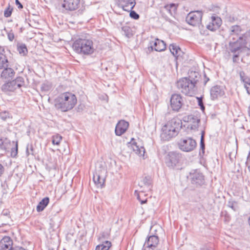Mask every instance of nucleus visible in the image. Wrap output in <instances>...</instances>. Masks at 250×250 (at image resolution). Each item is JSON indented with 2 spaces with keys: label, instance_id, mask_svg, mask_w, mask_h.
Returning <instances> with one entry per match:
<instances>
[{
  "label": "nucleus",
  "instance_id": "f257e3e1",
  "mask_svg": "<svg viewBox=\"0 0 250 250\" xmlns=\"http://www.w3.org/2000/svg\"><path fill=\"white\" fill-rule=\"evenodd\" d=\"M54 106L58 110L65 112L72 109L77 103L76 95L71 92L60 95L54 101Z\"/></svg>",
  "mask_w": 250,
  "mask_h": 250
},
{
  "label": "nucleus",
  "instance_id": "f03ea898",
  "mask_svg": "<svg viewBox=\"0 0 250 250\" xmlns=\"http://www.w3.org/2000/svg\"><path fill=\"white\" fill-rule=\"evenodd\" d=\"M72 48L78 54L83 55H90L95 51L93 42L91 39L81 35L73 43Z\"/></svg>",
  "mask_w": 250,
  "mask_h": 250
},
{
  "label": "nucleus",
  "instance_id": "7ed1b4c3",
  "mask_svg": "<svg viewBox=\"0 0 250 250\" xmlns=\"http://www.w3.org/2000/svg\"><path fill=\"white\" fill-rule=\"evenodd\" d=\"M176 84L177 88L181 92L186 96H192L197 90L195 85L191 83L187 77L180 79L177 81Z\"/></svg>",
  "mask_w": 250,
  "mask_h": 250
},
{
  "label": "nucleus",
  "instance_id": "20e7f679",
  "mask_svg": "<svg viewBox=\"0 0 250 250\" xmlns=\"http://www.w3.org/2000/svg\"><path fill=\"white\" fill-rule=\"evenodd\" d=\"M188 79L189 80L191 83L195 85V87L197 88L198 86L202 85L205 86L207 82L209 80L205 73L204 74L203 78L201 75L196 71H191L189 73Z\"/></svg>",
  "mask_w": 250,
  "mask_h": 250
},
{
  "label": "nucleus",
  "instance_id": "39448f33",
  "mask_svg": "<svg viewBox=\"0 0 250 250\" xmlns=\"http://www.w3.org/2000/svg\"><path fill=\"white\" fill-rule=\"evenodd\" d=\"M182 160V154L177 151H170L167 154L166 158L167 166L170 168H174L179 166Z\"/></svg>",
  "mask_w": 250,
  "mask_h": 250
},
{
  "label": "nucleus",
  "instance_id": "423d86ee",
  "mask_svg": "<svg viewBox=\"0 0 250 250\" xmlns=\"http://www.w3.org/2000/svg\"><path fill=\"white\" fill-rule=\"evenodd\" d=\"M192 185L196 187H200L205 184V176L197 169L192 170L188 177Z\"/></svg>",
  "mask_w": 250,
  "mask_h": 250
},
{
  "label": "nucleus",
  "instance_id": "0eeeda50",
  "mask_svg": "<svg viewBox=\"0 0 250 250\" xmlns=\"http://www.w3.org/2000/svg\"><path fill=\"white\" fill-rule=\"evenodd\" d=\"M203 15L202 11H191L187 15L186 21L188 24L193 26H199L201 24Z\"/></svg>",
  "mask_w": 250,
  "mask_h": 250
},
{
  "label": "nucleus",
  "instance_id": "6e6552de",
  "mask_svg": "<svg viewBox=\"0 0 250 250\" xmlns=\"http://www.w3.org/2000/svg\"><path fill=\"white\" fill-rule=\"evenodd\" d=\"M179 148L185 152H190L196 147L197 143L195 140L190 137L182 139L178 142Z\"/></svg>",
  "mask_w": 250,
  "mask_h": 250
},
{
  "label": "nucleus",
  "instance_id": "1a4fd4ad",
  "mask_svg": "<svg viewBox=\"0 0 250 250\" xmlns=\"http://www.w3.org/2000/svg\"><path fill=\"white\" fill-rule=\"evenodd\" d=\"M183 120L188 123L187 128L194 131L197 130L200 123V119L192 114L188 115L183 117Z\"/></svg>",
  "mask_w": 250,
  "mask_h": 250
},
{
  "label": "nucleus",
  "instance_id": "9d476101",
  "mask_svg": "<svg viewBox=\"0 0 250 250\" xmlns=\"http://www.w3.org/2000/svg\"><path fill=\"white\" fill-rule=\"evenodd\" d=\"M170 106L172 110L178 112L183 105V98L178 94H173L170 98Z\"/></svg>",
  "mask_w": 250,
  "mask_h": 250
},
{
  "label": "nucleus",
  "instance_id": "9b49d317",
  "mask_svg": "<svg viewBox=\"0 0 250 250\" xmlns=\"http://www.w3.org/2000/svg\"><path fill=\"white\" fill-rule=\"evenodd\" d=\"M240 26L235 25L231 26L229 29V38L230 40H242L243 34Z\"/></svg>",
  "mask_w": 250,
  "mask_h": 250
},
{
  "label": "nucleus",
  "instance_id": "f8f14e48",
  "mask_svg": "<svg viewBox=\"0 0 250 250\" xmlns=\"http://www.w3.org/2000/svg\"><path fill=\"white\" fill-rule=\"evenodd\" d=\"M244 45L245 44L242 40H230L229 43V49L232 53H241Z\"/></svg>",
  "mask_w": 250,
  "mask_h": 250
},
{
  "label": "nucleus",
  "instance_id": "ddd939ff",
  "mask_svg": "<svg viewBox=\"0 0 250 250\" xmlns=\"http://www.w3.org/2000/svg\"><path fill=\"white\" fill-rule=\"evenodd\" d=\"M80 5V0H63L62 7L68 11H73L78 9Z\"/></svg>",
  "mask_w": 250,
  "mask_h": 250
},
{
  "label": "nucleus",
  "instance_id": "4468645a",
  "mask_svg": "<svg viewBox=\"0 0 250 250\" xmlns=\"http://www.w3.org/2000/svg\"><path fill=\"white\" fill-rule=\"evenodd\" d=\"M225 91L223 86L215 85L212 87L210 90V99L214 101L219 98L223 97L225 95Z\"/></svg>",
  "mask_w": 250,
  "mask_h": 250
},
{
  "label": "nucleus",
  "instance_id": "2eb2a0df",
  "mask_svg": "<svg viewBox=\"0 0 250 250\" xmlns=\"http://www.w3.org/2000/svg\"><path fill=\"white\" fill-rule=\"evenodd\" d=\"M182 121L178 118H173L169 121L165 125L168 128L170 129L172 131L175 130L177 135L180 130L182 128Z\"/></svg>",
  "mask_w": 250,
  "mask_h": 250
},
{
  "label": "nucleus",
  "instance_id": "dca6fc26",
  "mask_svg": "<svg viewBox=\"0 0 250 250\" xmlns=\"http://www.w3.org/2000/svg\"><path fill=\"white\" fill-rule=\"evenodd\" d=\"M159 243V237L156 235H152L147 237L144 246H146L148 250H157L156 248Z\"/></svg>",
  "mask_w": 250,
  "mask_h": 250
},
{
  "label": "nucleus",
  "instance_id": "f3484780",
  "mask_svg": "<svg viewBox=\"0 0 250 250\" xmlns=\"http://www.w3.org/2000/svg\"><path fill=\"white\" fill-rule=\"evenodd\" d=\"M211 21L207 25V28L211 31H214L218 29L222 24V20L218 16H212L211 17Z\"/></svg>",
  "mask_w": 250,
  "mask_h": 250
},
{
  "label": "nucleus",
  "instance_id": "a211bd4d",
  "mask_svg": "<svg viewBox=\"0 0 250 250\" xmlns=\"http://www.w3.org/2000/svg\"><path fill=\"white\" fill-rule=\"evenodd\" d=\"M162 132L161 133V139L164 141H169L172 138L177 136L176 131L174 130L172 131L170 129L167 128L165 125H164L162 128Z\"/></svg>",
  "mask_w": 250,
  "mask_h": 250
},
{
  "label": "nucleus",
  "instance_id": "6ab92c4d",
  "mask_svg": "<svg viewBox=\"0 0 250 250\" xmlns=\"http://www.w3.org/2000/svg\"><path fill=\"white\" fill-rule=\"evenodd\" d=\"M129 126L128 122L125 120L120 121L117 124L115 132L116 135L121 136L123 134L127 129Z\"/></svg>",
  "mask_w": 250,
  "mask_h": 250
},
{
  "label": "nucleus",
  "instance_id": "aec40b11",
  "mask_svg": "<svg viewBox=\"0 0 250 250\" xmlns=\"http://www.w3.org/2000/svg\"><path fill=\"white\" fill-rule=\"evenodd\" d=\"M13 240L9 236H4L0 241V250H12Z\"/></svg>",
  "mask_w": 250,
  "mask_h": 250
},
{
  "label": "nucleus",
  "instance_id": "412c9836",
  "mask_svg": "<svg viewBox=\"0 0 250 250\" xmlns=\"http://www.w3.org/2000/svg\"><path fill=\"white\" fill-rule=\"evenodd\" d=\"M105 177L102 176L99 172L96 171L93 173V180L98 188H102L104 186Z\"/></svg>",
  "mask_w": 250,
  "mask_h": 250
},
{
  "label": "nucleus",
  "instance_id": "4be33fe9",
  "mask_svg": "<svg viewBox=\"0 0 250 250\" xmlns=\"http://www.w3.org/2000/svg\"><path fill=\"white\" fill-rule=\"evenodd\" d=\"M119 4L123 9L126 11H129L133 9L136 2L135 0H118Z\"/></svg>",
  "mask_w": 250,
  "mask_h": 250
},
{
  "label": "nucleus",
  "instance_id": "5701e85b",
  "mask_svg": "<svg viewBox=\"0 0 250 250\" xmlns=\"http://www.w3.org/2000/svg\"><path fill=\"white\" fill-rule=\"evenodd\" d=\"M131 147L133 151L137 154L140 156H144L145 152V149L143 146H139L135 141L134 138H132L130 142L128 143Z\"/></svg>",
  "mask_w": 250,
  "mask_h": 250
},
{
  "label": "nucleus",
  "instance_id": "b1692460",
  "mask_svg": "<svg viewBox=\"0 0 250 250\" xmlns=\"http://www.w3.org/2000/svg\"><path fill=\"white\" fill-rule=\"evenodd\" d=\"M1 73V77L4 79H12L14 77L15 72L11 68L5 67Z\"/></svg>",
  "mask_w": 250,
  "mask_h": 250
},
{
  "label": "nucleus",
  "instance_id": "393cba45",
  "mask_svg": "<svg viewBox=\"0 0 250 250\" xmlns=\"http://www.w3.org/2000/svg\"><path fill=\"white\" fill-rule=\"evenodd\" d=\"M4 48L0 46V69H3L5 67H8V59L4 54Z\"/></svg>",
  "mask_w": 250,
  "mask_h": 250
},
{
  "label": "nucleus",
  "instance_id": "a878e982",
  "mask_svg": "<svg viewBox=\"0 0 250 250\" xmlns=\"http://www.w3.org/2000/svg\"><path fill=\"white\" fill-rule=\"evenodd\" d=\"M15 84L13 81L6 83L1 86V90L4 92H13L17 89Z\"/></svg>",
  "mask_w": 250,
  "mask_h": 250
},
{
  "label": "nucleus",
  "instance_id": "bb28decb",
  "mask_svg": "<svg viewBox=\"0 0 250 250\" xmlns=\"http://www.w3.org/2000/svg\"><path fill=\"white\" fill-rule=\"evenodd\" d=\"M154 46V50L156 51L161 52L164 51L166 49V44L162 40L158 39H155V42H153Z\"/></svg>",
  "mask_w": 250,
  "mask_h": 250
},
{
  "label": "nucleus",
  "instance_id": "cd10ccee",
  "mask_svg": "<svg viewBox=\"0 0 250 250\" xmlns=\"http://www.w3.org/2000/svg\"><path fill=\"white\" fill-rule=\"evenodd\" d=\"M141 188L143 186L146 188L147 190H150L152 188V179L149 176H146L143 178L141 183L139 184Z\"/></svg>",
  "mask_w": 250,
  "mask_h": 250
},
{
  "label": "nucleus",
  "instance_id": "c85d7f7f",
  "mask_svg": "<svg viewBox=\"0 0 250 250\" xmlns=\"http://www.w3.org/2000/svg\"><path fill=\"white\" fill-rule=\"evenodd\" d=\"M49 203V198L46 197L43 198L38 204L37 206V211L38 212H41L44 210L46 207L48 205Z\"/></svg>",
  "mask_w": 250,
  "mask_h": 250
},
{
  "label": "nucleus",
  "instance_id": "c756f323",
  "mask_svg": "<svg viewBox=\"0 0 250 250\" xmlns=\"http://www.w3.org/2000/svg\"><path fill=\"white\" fill-rule=\"evenodd\" d=\"M17 50L19 54L23 56H25L28 53V50L25 44L18 42L17 45Z\"/></svg>",
  "mask_w": 250,
  "mask_h": 250
},
{
  "label": "nucleus",
  "instance_id": "7c9ffc66",
  "mask_svg": "<svg viewBox=\"0 0 250 250\" xmlns=\"http://www.w3.org/2000/svg\"><path fill=\"white\" fill-rule=\"evenodd\" d=\"M178 4L175 3H170L169 4H167L164 6V8L168 11L169 13L171 15H174L177 10Z\"/></svg>",
  "mask_w": 250,
  "mask_h": 250
},
{
  "label": "nucleus",
  "instance_id": "2f4dec72",
  "mask_svg": "<svg viewBox=\"0 0 250 250\" xmlns=\"http://www.w3.org/2000/svg\"><path fill=\"white\" fill-rule=\"evenodd\" d=\"M10 141L7 138H0V149L5 151L7 149L6 145L10 143Z\"/></svg>",
  "mask_w": 250,
  "mask_h": 250
},
{
  "label": "nucleus",
  "instance_id": "473e14b6",
  "mask_svg": "<svg viewBox=\"0 0 250 250\" xmlns=\"http://www.w3.org/2000/svg\"><path fill=\"white\" fill-rule=\"evenodd\" d=\"M13 82H15V85L17 88H20L24 84V80L22 77H18Z\"/></svg>",
  "mask_w": 250,
  "mask_h": 250
},
{
  "label": "nucleus",
  "instance_id": "72a5a7b5",
  "mask_svg": "<svg viewBox=\"0 0 250 250\" xmlns=\"http://www.w3.org/2000/svg\"><path fill=\"white\" fill-rule=\"evenodd\" d=\"M169 48L170 52L175 57L177 56L178 51L180 50L179 47L174 44H170Z\"/></svg>",
  "mask_w": 250,
  "mask_h": 250
},
{
  "label": "nucleus",
  "instance_id": "f704fd0d",
  "mask_svg": "<svg viewBox=\"0 0 250 250\" xmlns=\"http://www.w3.org/2000/svg\"><path fill=\"white\" fill-rule=\"evenodd\" d=\"M122 30L124 32V35L127 38H130L132 36L131 29L129 26H124L122 27Z\"/></svg>",
  "mask_w": 250,
  "mask_h": 250
},
{
  "label": "nucleus",
  "instance_id": "c9c22d12",
  "mask_svg": "<svg viewBox=\"0 0 250 250\" xmlns=\"http://www.w3.org/2000/svg\"><path fill=\"white\" fill-rule=\"evenodd\" d=\"M52 86V85L51 83L45 82L42 83L41 88L42 91L47 92L51 89Z\"/></svg>",
  "mask_w": 250,
  "mask_h": 250
},
{
  "label": "nucleus",
  "instance_id": "e433bc0d",
  "mask_svg": "<svg viewBox=\"0 0 250 250\" xmlns=\"http://www.w3.org/2000/svg\"><path fill=\"white\" fill-rule=\"evenodd\" d=\"M228 207L230 208L234 211H237L238 208L237 202L235 201H233L231 199L228 201Z\"/></svg>",
  "mask_w": 250,
  "mask_h": 250
},
{
  "label": "nucleus",
  "instance_id": "4c0bfd02",
  "mask_svg": "<svg viewBox=\"0 0 250 250\" xmlns=\"http://www.w3.org/2000/svg\"><path fill=\"white\" fill-rule=\"evenodd\" d=\"M239 74L240 78V80L244 83V84L248 82H249V81H250V79L246 76L245 73L244 71H240Z\"/></svg>",
  "mask_w": 250,
  "mask_h": 250
},
{
  "label": "nucleus",
  "instance_id": "58836bf2",
  "mask_svg": "<svg viewBox=\"0 0 250 250\" xmlns=\"http://www.w3.org/2000/svg\"><path fill=\"white\" fill-rule=\"evenodd\" d=\"M62 139V137L57 134H56L54 136H53L52 137V144L53 145H59Z\"/></svg>",
  "mask_w": 250,
  "mask_h": 250
},
{
  "label": "nucleus",
  "instance_id": "ea45409f",
  "mask_svg": "<svg viewBox=\"0 0 250 250\" xmlns=\"http://www.w3.org/2000/svg\"><path fill=\"white\" fill-rule=\"evenodd\" d=\"M242 41L245 45L250 42V30L245 33L243 34V39Z\"/></svg>",
  "mask_w": 250,
  "mask_h": 250
},
{
  "label": "nucleus",
  "instance_id": "a19ab883",
  "mask_svg": "<svg viewBox=\"0 0 250 250\" xmlns=\"http://www.w3.org/2000/svg\"><path fill=\"white\" fill-rule=\"evenodd\" d=\"M102 243V244H100L102 250H108L111 247V243L109 241L105 240Z\"/></svg>",
  "mask_w": 250,
  "mask_h": 250
},
{
  "label": "nucleus",
  "instance_id": "79ce46f5",
  "mask_svg": "<svg viewBox=\"0 0 250 250\" xmlns=\"http://www.w3.org/2000/svg\"><path fill=\"white\" fill-rule=\"evenodd\" d=\"M13 8L11 7L10 4H8V6L5 9L4 11V16L5 18L10 17L13 12Z\"/></svg>",
  "mask_w": 250,
  "mask_h": 250
},
{
  "label": "nucleus",
  "instance_id": "37998d69",
  "mask_svg": "<svg viewBox=\"0 0 250 250\" xmlns=\"http://www.w3.org/2000/svg\"><path fill=\"white\" fill-rule=\"evenodd\" d=\"M200 149L199 151V155L203 157L205 154V140H200Z\"/></svg>",
  "mask_w": 250,
  "mask_h": 250
},
{
  "label": "nucleus",
  "instance_id": "c03bdc74",
  "mask_svg": "<svg viewBox=\"0 0 250 250\" xmlns=\"http://www.w3.org/2000/svg\"><path fill=\"white\" fill-rule=\"evenodd\" d=\"M26 153L27 156L30 154L34 155V149L32 144H28L26 146Z\"/></svg>",
  "mask_w": 250,
  "mask_h": 250
},
{
  "label": "nucleus",
  "instance_id": "a18cd8bd",
  "mask_svg": "<svg viewBox=\"0 0 250 250\" xmlns=\"http://www.w3.org/2000/svg\"><path fill=\"white\" fill-rule=\"evenodd\" d=\"M18 142H16L15 147L11 148V156L13 158H16L18 154Z\"/></svg>",
  "mask_w": 250,
  "mask_h": 250
},
{
  "label": "nucleus",
  "instance_id": "49530a36",
  "mask_svg": "<svg viewBox=\"0 0 250 250\" xmlns=\"http://www.w3.org/2000/svg\"><path fill=\"white\" fill-rule=\"evenodd\" d=\"M221 216L224 217V221L226 222H229L231 219L230 215L226 210L222 211Z\"/></svg>",
  "mask_w": 250,
  "mask_h": 250
},
{
  "label": "nucleus",
  "instance_id": "de8ad7c7",
  "mask_svg": "<svg viewBox=\"0 0 250 250\" xmlns=\"http://www.w3.org/2000/svg\"><path fill=\"white\" fill-rule=\"evenodd\" d=\"M110 234L107 232H103L101 233V236L99 237V240L103 242L104 241V240L108 239L109 238Z\"/></svg>",
  "mask_w": 250,
  "mask_h": 250
},
{
  "label": "nucleus",
  "instance_id": "09e8293b",
  "mask_svg": "<svg viewBox=\"0 0 250 250\" xmlns=\"http://www.w3.org/2000/svg\"><path fill=\"white\" fill-rule=\"evenodd\" d=\"M10 114L8 112L4 111L0 113V118L3 121H6L10 118Z\"/></svg>",
  "mask_w": 250,
  "mask_h": 250
},
{
  "label": "nucleus",
  "instance_id": "8fccbe9b",
  "mask_svg": "<svg viewBox=\"0 0 250 250\" xmlns=\"http://www.w3.org/2000/svg\"><path fill=\"white\" fill-rule=\"evenodd\" d=\"M196 98L197 99L198 105L200 107V108L201 109V110L202 111H204L205 109V107L204 105V103H203V96H201L200 97H197Z\"/></svg>",
  "mask_w": 250,
  "mask_h": 250
},
{
  "label": "nucleus",
  "instance_id": "3c124183",
  "mask_svg": "<svg viewBox=\"0 0 250 250\" xmlns=\"http://www.w3.org/2000/svg\"><path fill=\"white\" fill-rule=\"evenodd\" d=\"M128 12H130L129 16L130 17L134 19V20H138L140 18V16L138 14H137L135 11L132 10L131 9V10L129 11Z\"/></svg>",
  "mask_w": 250,
  "mask_h": 250
},
{
  "label": "nucleus",
  "instance_id": "603ef678",
  "mask_svg": "<svg viewBox=\"0 0 250 250\" xmlns=\"http://www.w3.org/2000/svg\"><path fill=\"white\" fill-rule=\"evenodd\" d=\"M7 37L8 40L10 42H12L15 38V35L12 30H10L9 32L7 31Z\"/></svg>",
  "mask_w": 250,
  "mask_h": 250
},
{
  "label": "nucleus",
  "instance_id": "864d4df0",
  "mask_svg": "<svg viewBox=\"0 0 250 250\" xmlns=\"http://www.w3.org/2000/svg\"><path fill=\"white\" fill-rule=\"evenodd\" d=\"M232 61L233 62H237L240 53H233Z\"/></svg>",
  "mask_w": 250,
  "mask_h": 250
},
{
  "label": "nucleus",
  "instance_id": "5fc2aeb1",
  "mask_svg": "<svg viewBox=\"0 0 250 250\" xmlns=\"http://www.w3.org/2000/svg\"><path fill=\"white\" fill-rule=\"evenodd\" d=\"M246 165L248 167V168L250 172V151L249 153V154L247 156V162L246 163Z\"/></svg>",
  "mask_w": 250,
  "mask_h": 250
},
{
  "label": "nucleus",
  "instance_id": "6e6d98bb",
  "mask_svg": "<svg viewBox=\"0 0 250 250\" xmlns=\"http://www.w3.org/2000/svg\"><path fill=\"white\" fill-rule=\"evenodd\" d=\"M84 108V105L83 104H80L78 105V106L76 107V110L77 112H80L83 110Z\"/></svg>",
  "mask_w": 250,
  "mask_h": 250
},
{
  "label": "nucleus",
  "instance_id": "4d7b16f0",
  "mask_svg": "<svg viewBox=\"0 0 250 250\" xmlns=\"http://www.w3.org/2000/svg\"><path fill=\"white\" fill-rule=\"evenodd\" d=\"M5 171V168L3 165L0 164V177H1L4 174Z\"/></svg>",
  "mask_w": 250,
  "mask_h": 250
},
{
  "label": "nucleus",
  "instance_id": "13d9d810",
  "mask_svg": "<svg viewBox=\"0 0 250 250\" xmlns=\"http://www.w3.org/2000/svg\"><path fill=\"white\" fill-rule=\"evenodd\" d=\"M15 4L20 9L23 8V5L19 0H15Z\"/></svg>",
  "mask_w": 250,
  "mask_h": 250
},
{
  "label": "nucleus",
  "instance_id": "bf43d9fd",
  "mask_svg": "<svg viewBox=\"0 0 250 250\" xmlns=\"http://www.w3.org/2000/svg\"><path fill=\"white\" fill-rule=\"evenodd\" d=\"M162 17L164 18L167 21H168L169 22H171L172 21V20H171L165 14H162Z\"/></svg>",
  "mask_w": 250,
  "mask_h": 250
},
{
  "label": "nucleus",
  "instance_id": "052dcab7",
  "mask_svg": "<svg viewBox=\"0 0 250 250\" xmlns=\"http://www.w3.org/2000/svg\"><path fill=\"white\" fill-rule=\"evenodd\" d=\"M12 250H26L21 247L17 246V247H14L13 248V249H12Z\"/></svg>",
  "mask_w": 250,
  "mask_h": 250
},
{
  "label": "nucleus",
  "instance_id": "680f3d73",
  "mask_svg": "<svg viewBox=\"0 0 250 250\" xmlns=\"http://www.w3.org/2000/svg\"><path fill=\"white\" fill-rule=\"evenodd\" d=\"M137 199H138V200L140 201V202H141V204L142 205L146 203L147 202V199H145L144 200H141L139 196H138Z\"/></svg>",
  "mask_w": 250,
  "mask_h": 250
},
{
  "label": "nucleus",
  "instance_id": "e2e57ef3",
  "mask_svg": "<svg viewBox=\"0 0 250 250\" xmlns=\"http://www.w3.org/2000/svg\"><path fill=\"white\" fill-rule=\"evenodd\" d=\"M205 131L202 130L201 132V136L200 140H205Z\"/></svg>",
  "mask_w": 250,
  "mask_h": 250
},
{
  "label": "nucleus",
  "instance_id": "0e129e2a",
  "mask_svg": "<svg viewBox=\"0 0 250 250\" xmlns=\"http://www.w3.org/2000/svg\"><path fill=\"white\" fill-rule=\"evenodd\" d=\"M9 212L8 210H3V211H2V214H3V215L7 216V215H9Z\"/></svg>",
  "mask_w": 250,
  "mask_h": 250
},
{
  "label": "nucleus",
  "instance_id": "69168bd1",
  "mask_svg": "<svg viewBox=\"0 0 250 250\" xmlns=\"http://www.w3.org/2000/svg\"><path fill=\"white\" fill-rule=\"evenodd\" d=\"M151 45L148 47V50L150 52L151 51H152L153 50V46L152 45V43H150Z\"/></svg>",
  "mask_w": 250,
  "mask_h": 250
},
{
  "label": "nucleus",
  "instance_id": "338daca9",
  "mask_svg": "<svg viewBox=\"0 0 250 250\" xmlns=\"http://www.w3.org/2000/svg\"><path fill=\"white\" fill-rule=\"evenodd\" d=\"M201 250H209L207 248H202V249H201Z\"/></svg>",
  "mask_w": 250,
  "mask_h": 250
},
{
  "label": "nucleus",
  "instance_id": "774afa93",
  "mask_svg": "<svg viewBox=\"0 0 250 250\" xmlns=\"http://www.w3.org/2000/svg\"><path fill=\"white\" fill-rule=\"evenodd\" d=\"M249 55H250V53H248L247 54V56H249Z\"/></svg>",
  "mask_w": 250,
  "mask_h": 250
}]
</instances>
